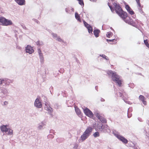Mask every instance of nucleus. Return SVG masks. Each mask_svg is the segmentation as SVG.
<instances>
[{
	"instance_id": "1",
	"label": "nucleus",
	"mask_w": 149,
	"mask_h": 149,
	"mask_svg": "<svg viewBox=\"0 0 149 149\" xmlns=\"http://www.w3.org/2000/svg\"><path fill=\"white\" fill-rule=\"evenodd\" d=\"M113 5L114 6L115 10L116 13L124 20L129 24L132 25L133 22L132 19L127 17V13L123 11L122 8L120 6L119 4L114 3Z\"/></svg>"
},
{
	"instance_id": "2",
	"label": "nucleus",
	"mask_w": 149,
	"mask_h": 149,
	"mask_svg": "<svg viewBox=\"0 0 149 149\" xmlns=\"http://www.w3.org/2000/svg\"><path fill=\"white\" fill-rule=\"evenodd\" d=\"M107 74L109 75H111L113 81L117 83L118 85L120 86L122 84L121 81L120 79V77L115 72H113L111 70H109L107 72Z\"/></svg>"
},
{
	"instance_id": "3",
	"label": "nucleus",
	"mask_w": 149,
	"mask_h": 149,
	"mask_svg": "<svg viewBox=\"0 0 149 149\" xmlns=\"http://www.w3.org/2000/svg\"><path fill=\"white\" fill-rule=\"evenodd\" d=\"M92 130L93 128L91 127H88L86 129L81 136V139L82 141L85 140L91 134Z\"/></svg>"
},
{
	"instance_id": "4",
	"label": "nucleus",
	"mask_w": 149,
	"mask_h": 149,
	"mask_svg": "<svg viewBox=\"0 0 149 149\" xmlns=\"http://www.w3.org/2000/svg\"><path fill=\"white\" fill-rule=\"evenodd\" d=\"M0 22L3 25L5 26L11 25L13 24L11 20L1 17H0Z\"/></svg>"
},
{
	"instance_id": "5",
	"label": "nucleus",
	"mask_w": 149,
	"mask_h": 149,
	"mask_svg": "<svg viewBox=\"0 0 149 149\" xmlns=\"http://www.w3.org/2000/svg\"><path fill=\"white\" fill-rule=\"evenodd\" d=\"M8 93V89L4 88H0V97L2 98L5 97Z\"/></svg>"
},
{
	"instance_id": "6",
	"label": "nucleus",
	"mask_w": 149,
	"mask_h": 149,
	"mask_svg": "<svg viewBox=\"0 0 149 149\" xmlns=\"http://www.w3.org/2000/svg\"><path fill=\"white\" fill-rule=\"evenodd\" d=\"M115 136L120 140L122 141L123 143L126 144L127 142V140L123 136H120L117 133H114Z\"/></svg>"
},
{
	"instance_id": "7",
	"label": "nucleus",
	"mask_w": 149,
	"mask_h": 149,
	"mask_svg": "<svg viewBox=\"0 0 149 149\" xmlns=\"http://www.w3.org/2000/svg\"><path fill=\"white\" fill-rule=\"evenodd\" d=\"M93 126L94 127H95L96 126L97 129L101 131H103V129L104 128L102 124L100 122H98L97 124L95 123L94 124H93Z\"/></svg>"
},
{
	"instance_id": "8",
	"label": "nucleus",
	"mask_w": 149,
	"mask_h": 149,
	"mask_svg": "<svg viewBox=\"0 0 149 149\" xmlns=\"http://www.w3.org/2000/svg\"><path fill=\"white\" fill-rule=\"evenodd\" d=\"M34 105L37 108H41L42 105L41 102L38 98L35 100Z\"/></svg>"
},
{
	"instance_id": "9",
	"label": "nucleus",
	"mask_w": 149,
	"mask_h": 149,
	"mask_svg": "<svg viewBox=\"0 0 149 149\" xmlns=\"http://www.w3.org/2000/svg\"><path fill=\"white\" fill-rule=\"evenodd\" d=\"M34 51L33 47L29 45H27L26 47V51L27 53L31 54L34 52Z\"/></svg>"
},
{
	"instance_id": "10",
	"label": "nucleus",
	"mask_w": 149,
	"mask_h": 149,
	"mask_svg": "<svg viewBox=\"0 0 149 149\" xmlns=\"http://www.w3.org/2000/svg\"><path fill=\"white\" fill-rule=\"evenodd\" d=\"M84 23L85 26L87 28L88 30V31L89 33H92L93 31L92 27L90 26L89 24L86 22L84 21Z\"/></svg>"
},
{
	"instance_id": "11",
	"label": "nucleus",
	"mask_w": 149,
	"mask_h": 149,
	"mask_svg": "<svg viewBox=\"0 0 149 149\" xmlns=\"http://www.w3.org/2000/svg\"><path fill=\"white\" fill-rule=\"evenodd\" d=\"M96 117L99 119L102 123H106L107 122L106 119L104 117L100 116L98 113H97L96 114Z\"/></svg>"
},
{
	"instance_id": "12",
	"label": "nucleus",
	"mask_w": 149,
	"mask_h": 149,
	"mask_svg": "<svg viewBox=\"0 0 149 149\" xmlns=\"http://www.w3.org/2000/svg\"><path fill=\"white\" fill-rule=\"evenodd\" d=\"M8 127V125H3L1 126L0 127V128L1 132H6L8 131V128L7 127Z\"/></svg>"
},
{
	"instance_id": "13",
	"label": "nucleus",
	"mask_w": 149,
	"mask_h": 149,
	"mask_svg": "<svg viewBox=\"0 0 149 149\" xmlns=\"http://www.w3.org/2000/svg\"><path fill=\"white\" fill-rule=\"evenodd\" d=\"M84 113L86 116L94 119H95V117L93 116L92 112H84Z\"/></svg>"
},
{
	"instance_id": "14",
	"label": "nucleus",
	"mask_w": 149,
	"mask_h": 149,
	"mask_svg": "<svg viewBox=\"0 0 149 149\" xmlns=\"http://www.w3.org/2000/svg\"><path fill=\"white\" fill-rule=\"evenodd\" d=\"M15 1L19 5H22L25 4V0H15Z\"/></svg>"
},
{
	"instance_id": "15",
	"label": "nucleus",
	"mask_w": 149,
	"mask_h": 149,
	"mask_svg": "<svg viewBox=\"0 0 149 149\" xmlns=\"http://www.w3.org/2000/svg\"><path fill=\"white\" fill-rule=\"evenodd\" d=\"M45 124L43 122H41L38 125L37 128L39 130H41L42 128L45 125Z\"/></svg>"
},
{
	"instance_id": "16",
	"label": "nucleus",
	"mask_w": 149,
	"mask_h": 149,
	"mask_svg": "<svg viewBox=\"0 0 149 149\" xmlns=\"http://www.w3.org/2000/svg\"><path fill=\"white\" fill-rule=\"evenodd\" d=\"M52 35L53 37L55 39L57 40H58L59 42H61L62 41V39L60 38L59 36H58L57 35L54 33H52Z\"/></svg>"
},
{
	"instance_id": "17",
	"label": "nucleus",
	"mask_w": 149,
	"mask_h": 149,
	"mask_svg": "<svg viewBox=\"0 0 149 149\" xmlns=\"http://www.w3.org/2000/svg\"><path fill=\"white\" fill-rule=\"evenodd\" d=\"M6 80L5 78H2L0 79V85L4 84L6 85Z\"/></svg>"
},
{
	"instance_id": "18",
	"label": "nucleus",
	"mask_w": 149,
	"mask_h": 149,
	"mask_svg": "<svg viewBox=\"0 0 149 149\" xmlns=\"http://www.w3.org/2000/svg\"><path fill=\"white\" fill-rule=\"evenodd\" d=\"M100 32V31L99 30L96 29L94 31V34L95 36L96 37H97L99 36V34Z\"/></svg>"
},
{
	"instance_id": "19",
	"label": "nucleus",
	"mask_w": 149,
	"mask_h": 149,
	"mask_svg": "<svg viewBox=\"0 0 149 149\" xmlns=\"http://www.w3.org/2000/svg\"><path fill=\"white\" fill-rule=\"evenodd\" d=\"M45 105L46 107H45V108L46 110L47 111H49V112H52L53 111L52 109L49 106H48L47 105H46V104H45Z\"/></svg>"
},
{
	"instance_id": "20",
	"label": "nucleus",
	"mask_w": 149,
	"mask_h": 149,
	"mask_svg": "<svg viewBox=\"0 0 149 149\" xmlns=\"http://www.w3.org/2000/svg\"><path fill=\"white\" fill-rule=\"evenodd\" d=\"M75 17L78 21L80 22H81V19L80 18V16L77 13H75Z\"/></svg>"
},
{
	"instance_id": "21",
	"label": "nucleus",
	"mask_w": 149,
	"mask_h": 149,
	"mask_svg": "<svg viewBox=\"0 0 149 149\" xmlns=\"http://www.w3.org/2000/svg\"><path fill=\"white\" fill-rule=\"evenodd\" d=\"M5 79L6 80V85H9L10 83L12 82V81L9 79L5 78Z\"/></svg>"
},
{
	"instance_id": "22",
	"label": "nucleus",
	"mask_w": 149,
	"mask_h": 149,
	"mask_svg": "<svg viewBox=\"0 0 149 149\" xmlns=\"http://www.w3.org/2000/svg\"><path fill=\"white\" fill-rule=\"evenodd\" d=\"M8 135H12L13 134V131L11 129H10L9 128H8Z\"/></svg>"
},
{
	"instance_id": "23",
	"label": "nucleus",
	"mask_w": 149,
	"mask_h": 149,
	"mask_svg": "<svg viewBox=\"0 0 149 149\" xmlns=\"http://www.w3.org/2000/svg\"><path fill=\"white\" fill-rule=\"evenodd\" d=\"M40 56V61L41 62H42L44 60V57L42 55V54H40V55H39Z\"/></svg>"
},
{
	"instance_id": "24",
	"label": "nucleus",
	"mask_w": 149,
	"mask_h": 149,
	"mask_svg": "<svg viewBox=\"0 0 149 149\" xmlns=\"http://www.w3.org/2000/svg\"><path fill=\"white\" fill-rule=\"evenodd\" d=\"M139 99L142 101H143L145 100V98L143 95H140L139 97Z\"/></svg>"
},
{
	"instance_id": "25",
	"label": "nucleus",
	"mask_w": 149,
	"mask_h": 149,
	"mask_svg": "<svg viewBox=\"0 0 149 149\" xmlns=\"http://www.w3.org/2000/svg\"><path fill=\"white\" fill-rule=\"evenodd\" d=\"M36 43L38 45H43V43L42 41H38Z\"/></svg>"
},
{
	"instance_id": "26",
	"label": "nucleus",
	"mask_w": 149,
	"mask_h": 149,
	"mask_svg": "<svg viewBox=\"0 0 149 149\" xmlns=\"http://www.w3.org/2000/svg\"><path fill=\"white\" fill-rule=\"evenodd\" d=\"M113 35V33L111 32H108L106 34L108 38H110V36H112Z\"/></svg>"
},
{
	"instance_id": "27",
	"label": "nucleus",
	"mask_w": 149,
	"mask_h": 149,
	"mask_svg": "<svg viewBox=\"0 0 149 149\" xmlns=\"http://www.w3.org/2000/svg\"><path fill=\"white\" fill-rule=\"evenodd\" d=\"M93 136L95 137H98L100 136V134L98 132H95L93 134Z\"/></svg>"
},
{
	"instance_id": "28",
	"label": "nucleus",
	"mask_w": 149,
	"mask_h": 149,
	"mask_svg": "<svg viewBox=\"0 0 149 149\" xmlns=\"http://www.w3.org/2000/svg\"><path fill=\"white\" fill-rule=\"evenodd\" d=\"M8 102L7 101H4L3 104H2L3 106H7L8 105Z\"/></svg>"
},
{
	"instance_id": "29",
	"label": "nucleus",
	"mask_w": 149,
	"mask_h": 149,
	"mask_svg": "<svg viewBox=\"0 0 149 149\" xmlns=\"http://www.w3.org/2000/svg\"><path fill=\"white\" fill-rule=\"evenodd\" d=\"M84 112H91L88 109L87 107H86L84 109Z\"/></svg>"
},
{
	"instance_id": "30",
	"label": "nucleus",
	"mask_w": 149,
	"mask_h": 149,
	"mask_svg": "<svg viewBox=\"0 0 149 149\" xmlns=\"http://www.w3.org/2000/svg\"><path fill=\"white\" fill-rule=\"evenodd\" d=\"M79 2V3L81 5H84V3L83 0H77Z\"/></svg>"
},
{
	"instance_id": "31",
	"label": "nucleus",
	"mask_w": 149,
	"mask_h": 149,
	"mask_svg": "<svg viewBox=\"0 0 149 149\" xmlns=\"http://www.w3.org/2000/svg\"><path fill=\"white\" fill-rule=\"evenodd\" d=\"M125 8H126L127 11H128L130 10L131 9L130 7L127 5H126Z\"/></svg>"
},
{
	"instance_id": "32",
	"label": "nucleus",
	"mask_w": 149,
	"mask_h": 149,
	"mask_svg": "<svg viewBox=\"0 0 149 149\" xmlns=\"http://www.w3.org/2000/svg\"><path fill=\"white\" fill-rule=\"evenodd\" d=\"M128 12L131 15H132L134 14V12L131 9L130 10H129L128 11Z\"/></svg>"
},
{
	"instance_id": "33",
	"label": "nucleus",
	"mask_w": 149,
	"mask_h": 149,
	"mask_svg": "<svg viewBox=\"0 0 149 149\" xmlns=\"http://www.w3.org/2000/svg\"><path fill=\"white\" fill-rule=\"evenodd\" d=\"M127 114L128 118H130L132 116L131 112H127Z\"/></svg>"
},
{
	"instance_id": "34",
	"label": "nucleus",
	"mask_w": 149,
	"mask_h": 149,
	"mask_svg": "<svg viewBox=\"0 0 149 149\" xmlns=\"http://www.w3.org/2000/svg\"><path fill=\"white\" fill-rule=\"evenodd\" d=\"M136 1L139 7H141V4L139 2L140 0H136Z\"/></svg>"
},
{
	"instance_id": "35",
	"label": "nucleus",
	"mask_w": 149,
	"mask_h": 149,
	"mask_svg": "<svg viewBox=\"0 0 149 149\" xmlns=\"http://www.w3.org/2000/svg\"><path fill=\"white\" fill-rule=\"evenodd\" d=\"M74 108L75 112H79L80 111L79 109L77 107H75Z\"/></svg>"
},
{
	"instance_id": "36",
	"label": "nucleus",
	"mask_w": 149,
	"mask_h": 149,
	"mask_svg": "<svg viewBox=\"0 0 149 149\" xmlns=\"http://www.w3.org/2000/svg\"><path fill=\"white\" fill-rule=\"evenodd\" d=\"M100 56H102L106 60H108V59L106 58L107 56H105L104 55L102 54V55H100Z\"/></svg>"
},
{
	"instance_id": "37",
	"label": "nucleus",
	"mask_w": 149,
	"mask_h": 149,
	"mask_svg": "<svg viewBox=\"0 0 149 149\" xmlns=\"http://www.w3.org/2000/svg\"><path fill=\"white\" fill-rule=\"evenodd\" d=\"M104 127V129H103V130H105L106 131H107V130L108 129V126H107V125H106L104 126H103Z\"/></svg>"
},
{
	"instance_id": "38",
	"label": "nucleus",
	"mask_w": 149,
	"mask_h": 149,
	"mask_svg": "<svg viewBox=\"0 0 149 149\" xmlns=\"http://www.w3.org/2000/svg\"><path fill=\"white\" fill-rule=\"evenodd\" d=\"M109 3H108V5L109 6V8H110V9H111V11L112 12H113V8L111 6H109Z\"/></svg>"
},
{
	"instance_id": "39",
	"label": "nucleus",
	"mask_w": 149,
	"mask_h": 149,
	"mask_svg": "<svg viewBox=\"0 0 149 149\" xmlns=\"http://www.w3.org/2000/svg\"><path fill=\"white\" fill-rule=\"evenodd\" d=\"M114 40V39H112V40H109V39H107V40L108 42H113Z\"/></svg>"
},
{
	"instance_id": "40",
	"label": "nucleus",
	"mask_w": 149,
	"mask_h": 149,
	"mask_svg": "<svg viewBox=\"0 0 149 149\" xmlns=\"http://www.w3.org/2000/svg\"><path fill=\"white\" fill-rule=\"evenodd\" d=\"M142 102L144 105H146V104L147 102L146 101H145V100H144Z\"/></svg>"
},
{
	"instance_id": "41",
	"label": "nucleus",
	"mask_w": 149,
	"mask_h": 149,
	"mask_svg": "<svg viewBox=\"0 0 149 149\" xmlns=\"http://www.w3.org/2000/svg\"><path fill=\"white\" fill-rule=\"evenodd\" d=\"M76 113L79 117H80L81 112H76Z\"/></svg>"
},
{
	"instance_id": "42",
	"label": "nucleus",
	"mask_w": 149,
	"mask_h": 149,
	"mask_svg": "<svg viewBox=\"0 0 149 149\" xmlns=\"http://www.w3.org/2000/svg\"><path fill=\"white\" fill-rule=\"evenodd\" d=\"M144 43L146 45L147 44V43H148L147 41V40H144Z\"/></svg>"
},
{
	"instance_id": "43",
	"label": "nucleus",
	"mask_w": 149,
	"mask_h": 149,
	"mask_svg": "<svg viewBox=\"0 0 149 149\" xmlns=\"http://www.w3.org/2000/svg\"><path fill=\"white\" fill-rule=\"evenodd\" d=\"M49 114L50 115V117H52V112H48Z\"/></svg>"
},
{
	"instance_id": "44",
	"label": "nucleus",
	"mask_w": 149,
	"mask_h": 149,
	"mask_svg": "<svg viewBox=\"0 0 149 149\" xmlns=\"http://www.w3.org/2000/svg\"><path fill=\"white\" fill-rule=\"evenodd\" d=\"M38 53H39V55H40V54H42L41 52V50L40 49H38Z\"/></svg>"
},
{
	"instance_id": "45",
	"label": "nucleus",
	"mask_w": 149,
	"mask_h": 149,
	"mask_svg": "<svg viewBox=\"0 0 149 149\" xmlns=\"http://www.w3.org/2000/svg\"><path fill=\"white\" fill-rule=\"evenodd\" d=\"M90 1L94 2H95L96 1V0H90Z\"/></svg>"
},
{
	"instance_id": "46",
	"label": "nucleus",
	"mask_w": 149,
	"mask_h": 149,
	"mask_svg": "<svg viewBox=\"0 0 149 149\" xmlns=\"http://www.w3.org/2000/svg\"><path fill=\"white\" fill-rule=\"evenodd\" d=\"M146 45V46L147 47H149V44L148 43H147V44Z\"/></svg>"
},
{
	"instance_id": "47",
	"label": "nucleus",
	"mask_w": 149,
	"mask_h": 149,
	"mask_svg": "<svg viewBox=\"0 0 149 149\" xmlns=\"http://www.w3.org/2000/svg\"><path fill=\"white\" fill-rule=\"evenodd\" d=\"M104 100L103 99H102V100H101V101H104Z\"/></svg>"
},
{
	"instance_id": "48",
	"label": "nucleus",
	"mask_w": 149,
	"mask_h": 149,
	"mask_svg": "<svg viewBox=\"0 0 149 149\" xmlns=\"http://www.w3.org/2000/svg\"><path fill=\"white\" fill-rule=\"evenodd\" d=\"M57 104H56V105L57 106ZM57 108H58V107H57Z\"/></svg>"
},
{
	"instance_id": "49",
	"label": "nucleus",
	"mask_w": 149,
	"mask_h": 149,
	"mask_svg": "<svg viewBox=\"0 0 149 149\" xmlns=\"http://www.w3.org/2000/svg\"><path fill=\"white\" fill-rule=\"evenodd\" d=\"M119 93V94H120V93Z\"/></svg>"
},
{
	"instance_id": "50",
	"label": "nucleus",
	"mask_w": 149,
	"mask_h": 149,
	"mask_svg": "<svg viewBox=\"0 0 149 149\" xmlns=\"http://www.w3.org/2000/svg\"><path fill=\"white\" fill-rule=\"evenodd\" d=\"M66 11H67L66 9Z\"/></svg>"
}]
</instances>
